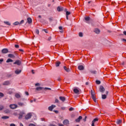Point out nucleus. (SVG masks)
I'll return each instance as SVG.
<instances>
[{
  "label": "nucleus",
  "mask_w": 126,
  "mask_h": 126,
  "mask_svg": "<svg viewBox=\"0 0 126 126\" xmlns=\"http://www.w3.org/2000/svg\"><path fill=\"white\" fill-rule=\"evenodd\" d=\"M91 94L93 100L96 103V102H97V100H96V94H95V93L93 92V90H92L91 91Z\"/></svg>",
  "instance_id": "f257e3e1"
},
{
  "label": "nucleus",
  "mask_w": 126,
  "mask_h": 126,
  "mask_svg": "<svg viewBox=\"0 0 126 126\" xmlns=\"http://www.w3.org/2000/svg\"><path fill=\"white\" fill-rule=\"evenodd\" d=\"M32 117V113H28L26 116L25 119L26 120H29V119H31Z\"/></svg>",
  "instance_id": "f03ea898"
},
{
  "label": "nucleus",
  "mask_w": 126,
  "mask_h": 126,
  "mask_svg": "<svg viewBox=\"0 0 126 126\" xmlns=\"http://www.w3.org/2000/svg\"><path fill=\"white\" fill-rule=\"evenodd\" d=\"M2 54H7L8 53V49L7 48H4L1 50Z\"/></svg>",
  "instance_id": "7ed1b4c3"
},
{
  "label": "nucleus",
  "mask_w": 126,
  "mask_h": 126,
  "mask_svg": "<svg viewBox=\"0 0 126 126\" xmlns=\"http://www.w3.org/2000/svg\"><path fill=\"white\" fill-rule=\"evenodd\" d=\"M99 91L101 92V93H103V92H105V88L103 86H100L99 88Z\"/></svg>",
  "instance_id": "20e7f679"
},
{
  "label": "nucleus",
  "mask_w": 126,
  "mask_h": 126,
  "mask_svg": "<svg viewBox=\"0 0 126 126\" xmlns=\"http://www.w3.org/2000/svg\"><path fill=\"white\" fill-rule=\"evenodd\" d=\"M54 108H56V105L53 104L51 106H49L48 107V110L52 112V111H53V109H54Z\"/></svg>",
  "instance_id": "39448f33"
},
{
  "label": "nucleus",
  "mask_w": 126,
  "mask_h": 126,
  "mask_svg": "<svg viewBox=\"0 0 126 126\" xmlns=\"http://www.w3.org/2000/svg\"><path fill=\"white\" fill-rule=\"evenodd\" d=\"M9 107L11 109H16V108H17L18 106L16 104H11V105H10Z\"/></svg>",
  "instance_id": "423d86ee"
},
{
  "label": "nucleus",
  "mask_w": 126,
  "mask_h": 126,
  "mask_svg": "<svg viewBox=\"0 0 126 126\" xmlns=\"http://www.w3.org/2000/svg\"><path fill=\"white\" fill-rule=\"evenodd\" d=\"M14 64H17V65H21V61L19 60H17L14 62Z\"/></svg>",
  "instance_id": "0eeeda50"
},
{
  "label": "nucleus",
  "mask_w": 126,
  "mask_h": 126,
  "mask_svg": "<svg viewBox=\"0 0 126 126\" xmlns=\"http://www.w3.org/2000/svg\"><path fill=\"white\" fill-rule=\"evenodd\" d=\"M94 32H95L96 34H100V31L98 28H95L94 30Z\"/></svg>",
  "instance_id": "6e6552de"
},
{
  "label": "nucleus",
  "mask_w": 126,
  "mask_h": 126,
  "mask_svg": "<svg viewBox=\"0 0 126 126\" xmlns=\"http://www.w3.org/2000/svg\"><path fill=\"white\" fill-rule=\"evenodd\" d=\"M63 124L64 125V126H68L69 123L67 120H65L63 121Z\"/></svg>",
  "instance_id": "1a4fd4ad"
},
{
  "label": "nucleus",
  "mask_w": 126,
  "mask_h": 126,
  "mask_svg": "<svg viewBox=\"0 0 126 126\" xmlns=\"http://www.w3.org/2000/svg\"><path fill=\"white\" fill-rule=\"evenodd\" d=\"M78 68L79 70H84V66L82 65H79Z\"/></svg>",
  "instance_id": "9d476101"
},
{
  "label": "nucleus",
  "mask_w": 126,
  "mask_h": 126,
  "mask_svg": "<svg viewBox=\"0 0 126 126\" xmlns=\"http://www.w3.org/2000/svg\"><path fill=\"white\" fill-rule=\"evenodd\" d=\"M57 10L58 11H63V7H62V6H58L57 7Z\"/></svg>",
  "instance_id": "9b49d317"
},
{
  "label": "nucleus",
  "mask_w": 126,
  "mask_h": 126,
  "mask_svg": "<svg viewBox=\"0 0 126 126\" xmlns=\"http://www.w3.org/2000/svg\"><path fill=\"white\" fill-rule=\"evenodd\" d=\"M73 92L75 94H77L78 95L79 94V90L77 89H74L73 90Z\"/></svg>",
  "instance_id": "f8f14e48"
},
{
  "label": "nucleus",
  "mask_w": 126,
  "mask_h": 126,
  "mask_svg": "<svg viewBox=\"0 0 126 126\" xmlns=\"http://www.w3.org/2000/svg\"><path fill=\"white\" fill-rule=\"evenodd\" d=\"M10 84V82L9 81H6L3 83V85H9Z\"/></svg>",
  "instance_id": "ddd939ff"
},
{
  "label": "nucleus",
  "mask_w": 126,
  "mask_h": 126,
  "mask_svg": "<svg viewBox=\"0 0 126 126\" xmlns=\"http://www.w3.org/2000/svg\"><path fill=\"white\" fill-rule=\"evenodd\" d=\"M81 120H82V116H79L78 119L75 120V122L76 123H79V122H80Z\"/></svg>",
  "instance_id": "4468645a"
},
{
  "label": "nucleus",
  "mask_w": 126,
  "mask_h": 126,
  "mask_svg": "<svg viewBox=\"0 0 126 126\" xmlns=\"http://www.w3.org/2000/svg\"><path fill=\"white\" fill-rule=\"evenodd\" d=\"M36 90L37 91H42V90H44V88L42 87H37L36 88Z\"/></svg>",
  "instance_id": "2eb2a0df"
},
{
  "label": "nucleus",
  "mask_w": 126,
  "mask_h": 126,
  "mask_svg": "<svg viewBox=\"0 0 126 126\" xmlns=\"http://www.w3.org/2000/svg\"><path fill=\"white\" fill-rule=\"evenodd\" d=\"M63 68H64V70H65V71H66V72H69V71H70V69L66 67V66H63Z\"/></svg>",
  "instance_id": "dca6fc26"
},
{
  "label": "nucleus",
  "mask_w": 126,
  "mask_h": 126,
  "mask_svg": "<svg viewBox=\"0 0 126 126\" xmlns=\"http://www.w3.org/2000/svg\"><path fill=\"white\" fill-rule=\"evenodd\" d=\"M18 105L20 106V107H24L25 106V104H24V103L19 102H18Z\"/></svg>",
  "instance_id": "f3484780"
},
{
  "label": "nucleus",
  "mask_w": 126,
  "mask_h": 126,
  "mask_svg": "<svg viewBox=\"0 0 126 126\" xmlns=\"http://www.w3.org/2000/svg\"><path fill=\"white\" fill-rule=\"evenodd\" d=\"M8 58H11V59H13V58H15V56H14V55H13L12 54H8Z\"/></svg>",
  "instance_id": "a211bd4d"
},
{
  "label": "nucleus",
  "mask_w": 126,
  "mask_h": 126,
  "mask_svg": "<svg viewBox=\"0 0 126 126\" xmlns=\"http://www.w3.org/2000/svg\"><path fill=\"white\" fill-rule=\"evenodd\" d=\"M27 22H28V23H29V24L32 23V19H31V18H27Z\"/></svg>",
  "instance_id": "6ab92c4d"
},
{
  "label": "nucleus",
  "mask_w": 126,
  "mask_h": 126,
  "mask_svg": "<svg viewBox=\"0 0 126 126\" xmlns=\"http://www.w3.org/2000/svg\"><path fill=\"white\" fill-rule=\"evenodd\" d=\"M21 73V70L17 69L15 71V73H16V74H19V73Z\"/></svg>",
  "instance_id": "aec40b11"
},
{
  "label": "nucleus",
  "mask_w": 126,
  "mask_h": 126,
  "mask_svg": "<svg viewBox=\"0 0 126 126\" xmlns=\"http://www.w3.org/2000/svg\"><path fill=\"white\" fill-rule=\"evenodd\" d=\"M48 20L50 23L53 22V21H54V18L53 17H50L48 18Z\"/></svg>",
  "instance_id": "412c9836"
},
{
  "label": "nucleus",
  "mask_w": 126,
  "mask_h": 126,
  "mask_svg": "<svg viewBox=\"0 0 126 126\" xmlns=\"http://www.w3.org/2000/svg\"><path fill=\"white\" fill-rule=\"evenodd\" d=\"M59 98L61 101H62L63 102H64V100H65V97L63 96H60Z\"/></svg>",
  "instance_id": "4be33fe9"
},
{
  "label": "nucleus",
  "mask_w": 126,
  "mask_h": 126,
  "mask_svg": "<svg viewBox=\"0 0 126 126\" xmlns=\"http://www.w3.org/2000/svg\"><path fill=\"white\" fill-rule=\"evenodd\" d=\"M1 119H2L3 120H6L7 119H9V117L5 116L2 117Z\"/></svg>",
  "instance_id": "5701e85b"
},
{
  "label": "nucleus",
  "mask_w": 126,
  "mask_h": 126,
  "mask_svg": "<svg viewBox=\"0 0 126 126\" xmlns=\"http://www.w3.org/2000/svg\"><path fill=\"white\" fill-rule=\"evenodd\" d=\"M13 60H12V59H8L6 61V63H13Z\"/></svg>",
  "instance_id": "b1692460"
},
{
  "label": "nucleus",
  "mask_w": 126,
  "mask_h": 126,
  "mask_svg": "<svg viewBox=\"0 0 126 126\" xmlns=\"http://www.w3.org/2000/svg\"><path fill=\"white\" fill-rule=\"evenodd\" d=\"M15 96L16 98H20L21 97V96L20 95V94H16Z\"/></svg>",
  "instance_id": "393cba45"
},
{
  "label": "nucleus",
  "mask_w": 126,
  "mask_h": 126,
  "mask_svg": "<svg viewBox=\"0 0 126 126\" xmlns=\"http://www.w3.org/2000/svg\"><path fill=\"white\" fill-rule=\"evenodd\" d=\"M102 99H105L107 98V95L106 94H102V97H101Z\"/></svg>",
  "instance_id": "a878e982"
},
{
  "label": "nucleus",
  "mask_w": 126,
  "mask_h": 126,
  "mask_svg": "<svg viewBox=\"0 0 126 126\" xmlns=\"http://www.w3.org/2000/svg\"><path fill=\"white\" fill-rule=\"evenodd\" d=\"M85 20H86V21H89V20H90V17H85Z\"/></svg>",
  "instance_id": "bb28decb"
},
{
  "label": "nucleus",
  "mask_w": 126,
  "mask_h": 126,
  "mask_svg": "<svg viewBox=\"0 0 126 126\" xmlns=\"http://www.w3.org/2000/svg\"><path fill=\"white\" fill-rule=\"evenodd\" d=\"M60 64H61V62H57L56 63V66L58 67V66H60Z\"/></svg>",
  "instance_id": "cd10ccee"
},
{
  "label": "nucleus",
  "mask_w": 126,
  "mask_h": 126,
  "mask_svg": "<svg viewBox=\"0 0 126 126\" xmlns=\"http://www.w3.org/2000/svg\"><path fill=\"white\" fill-rule=\"evenodd\" d=\"M91 73H93V74H96V71L95 70H90Z\"/></svg>",
  "instance_id": "c85d7f7f"
},
{
  "label": "nucleus",
  "mask_w": 126,
  "mask_h": 126,
  "mask_svg": "<svg viewBox=\"0 0 126 126\" xmlns=\"http://www.w3.org/2000/svg\"><path fill=\"white\" fill-rule=\"evenodd\" d=\"M59 29L60 30H62L61 31H60V32H61V33H63V27H59Z\"/></svg>",
  "instance_id": "c756f323"
},
{
  "label": "nucleus",
  "mask_w": 126,
  "mask_h": 126,
  "mask_svg": "<svg viewBox=\"0 0 126 126\" xmlns=\"http://www.w3.org/2000/svg\"><path fill=\"white\" fill-rule=\"evenodd\" d=\"M98 120H99V119L98 118H96L93 120V122H94V123H96V122H98Z\"/></svg>",
  "instance_id": "7c9ffc66"
},
{
  "label": "nucleus",
  "mask_w": 126,
  "mask_h": 126,
  "mask_svg": "<svg viewBox=\"0 0 126 126\" xmlns=\"http://www.w3.org/2000/svg\"><path fill=\"white\" fill-rule=\"evenodd\" d=\"M3 109H4V106L3 105H0V111H2Z\"/></svg>",
  "instance_id": "2f4dec72"
},
{
  "label": "nucleus",
  "mask_w": 126,
  "mask_h": 126,
  "mask_svg": "<svg viewBox=\"0 0 126 126\" xmlns=\"http://www.w3.org/2000/svg\"><path fill=\"white\" fill-rule=\"evenodd\" d=\"M117 124L118 125H120V124H122V121L121 120H119L117 121Z\"/></svg>",
  "instance_id": "473e14b6"
},
{
  "label": "nucleus",
  "mask_w": 126,
  "mask_h": 126,
  "mask_svg": "<svg viewBox=\"0 0 126 126\" xmlns=\"http://www.w3.org/2000/svg\"><path fill=\"white\" fill-rule=\"evenodd\" d=\"M95 82L96 84H101V81H100L99 80H96Z\"/></svg>",
  "instance_id": "72a5a7b5"
},
{
  "label": "nucleus",
  "mask_w": 126,
  "mask_h": 126,
  "mask_svg": "<svg viewBox=\"0 0 126 126\" xmlns=\"http://www.w3.org/2000/svg\"><path fill=\"white\" fill-rule=\"evenodd\" d=\"M4 23H5V24H6L7 25L10 26V23H9V22H4Z\"/></svg>",
  "instance_id": "f704fd0d"
},
{
  "label": "nucleus",
  "mask_w": 126,
  "mask_h": 126,
  "mask_svg": "<svg viewBox=\"0 0 126 126\" xmlns=\"http://www.w3.org/2000/svg\"><path fill=\"white\" fill-rule=\"evenodd\" d=\"M71 13H70V12H68V11H66V16H68L70 15V14H71Z\"/></svg>",
  "instance_id": "c9c22d12"
},
{
  "label": "nucleus",
  "mask_w": 126,
  "mask_h": 126,
  "mask_svg": "<svg viewBox=\"0 0 126 126\" xmlns=\"http://www.w3.org/2000/svg\"><path fill=\"white\" fill-rule=\"evenodd\" d=\"M79 36L80 37H83V33L82 32H79Z\"/></svg>",
  "instance_id": "e433bc0d"
},
{
  "label": "nucleus",
  "mask_w": 126,
  "mask_h": 126,
  "mask_svg": "<svg viewBox=\"0 0 126 126\" xmlns=\"http://www.w3.org/2000/svg\"><path fill=\"white\" fill-rule=\"evenodd\" d=\"M19 24V22H15V23H13L14 25H18Z\"/></svg>",
  "instance_id": "4c0bfd02"
},
{
  "label": "nucleus",
  "mask_w": 126,
  "mask_h": 126,
  "mask_svg": "<svg viewBox=\"0 0 126 126\" xmlns=\"http://www.w3.org/2000/svg\"><path fill=\"white\" fill-rule=\"evenodd\" d=\"M11 76H12V75L11 74H8L7 75V77H11Z\"/></svg>",
  "instance_id": "58836bf2"
},
{
  "label": "nucleus",
  "mask_w": 126,
  "mask_h": 126,
  "mask_svg": "<svg viewBox=\"0 0 126 126\" xmlns=\"http://www.w3.org/2000/svg\"><path fill=\"white\" fill-rule=\"evenodd\" d=\"M15 48H16V49L19 48V45H18L17 44H15Z\"/></svg>",
  "instance_id": "ea45409f"
},
{
  "label": "nucleus",
  "mask_w": 126,
  "mask_h": 126,
  "mask_svg": "<svg viewBox=\"0 0 126 126\" xmlns=\"http://www.w3.org/2000/svg\"><path fill=\"white\" fill-rule=\"evenodd\" d=\"M73 110H74V108L71 107L69 109V111H73Z\"/></svg>",
  "instance_id": "a19ab883"
},
{
  "label": "nucleus",
  "mask_w": 126,
  "mask_h": 126,
  "mask_svg": "<svg viewBox=\"0 0 126 126\" xmlns=\"http://www.w3.org/2000/svg\"><path fill=\"white\" fill-rule=\"evenodd\" d=\"M35 33H36V34H37L38 35H39V30H35Z\"/></svg>",
  "instance_id": "79ce46f5"
},
{
  "label": "nucleus",
  "mask_w": 126,
  "mask_h": 126,
  "mask_svg": "<svg viewBox=\"0 0 126 126\" xmlns=\"http://www.w3.org/2000/svg\"><path fill=\"white\" fill-rule=\"evenodd\" d=\"M54 112L55 114H59V111L58 110H54Z\"/></svg>",
  "instance_id": "37998d69"
},
{
  "label": "nucleus",
  "mask_w": 126,
  "mask_h": 126,
  "mask_svg": "<svg viewBox=\"0 0 126 126\" xmlns=\"http://www.w3.org/2000/svg\"><path fill=\"white\" fill-rule=\"evenodd\" d=\"M29 126H36V125H35L34 124H30Z\"/></svg>",
  "instance_id": "c03bdc74"
},
{
  "label": "nucleus",
  "mask_w": 126,
  "mask_h": 126,
  "mask_svg": "<svg viewBox=\"0 0 126 126\" xmlns=\"http://www.w3.org/2000/svg\"><path fill=\"white\" fill-rule=\"evenodd\" d=\"M3 96H4L3 94H2L1 93H0V97H3Z\"/></svg>",
  "instance_id": "a18cd8bd"
},
{
  "label": "nucleus",
  "mask_w": 126,
  "mask_h": 126,
  "mask_svg": "<svg viewBox=\"0 0 126 126\" xmlns=\"http://www.w3.org/2000/svg\"><path fill=\"white\" fill-rule=\"evenodd\" d=\"M59 102L60 101L59 100V99H55V103H59Z\"/></svg>",
  "instance_id": "49530a36"
},
{
  "label": "nucleus",
  "mask_w": 126,
  "mask_h": 126,
  "mask_svg": "<svg viewBox=\"0 0 126 126\" xmlns=\"http://www.w3.org/2000/svg\"><path fill=\"white\" fill-rule=\"evenodd\" d=\"M94 124H95V122L92 121V126H95Z\"/></svg>",
  "instance_id": "de8ad7c7"
},
{
  "label": "nucleus",
  "mask_w": 126,
  "mask_h": 126,
  "mask_svg": "<svg viewBox=\"0 0 126 126\" xmlns=\"http://www.w3.org/2000/svg\"><path fill=\"white\" fill-rule=\"evenodd\" d=\"M86 119H87V116L85 117V119H83L84 122H86Z\"/></svg>",
  "instance_id": "09e8293b"
},
{
  "label": "nucleus",
  "mask_w": 126,
  "mask_h": 126,
  "mask_svg": "<svg viewBox=\"0 0 126 126\" xmlns=\"http://www.w3.org/2000/svg\"><path fill=\"white\" fill-rule=\"evenodd\" d=\"M2 62H3V59H0V63H2Z\"/></svg>",
  "instance_id": "8fccbe9b"
},
{
  "label": "nucleus",
  "mask_w": 126,
  "mask_h": 126,
  "mask_svg": "<svg viewBox=\"0 0 126 126\" xmlns=\"http://www.w3.org/2000/svg\"><path fill=\"white\" fill-rule=\"evenodd\" d=\"M35 86H40V84L39 83H36L35 84Z\"/></svg>",
  "instance_id": "3c124183"
},
{
  "label": "nucleus",
  "mask_w": 126,
  "mask_h": 126,
  "mask_svg": "<svg viewBox=\"0 0 126 126\" xmlns=\"http://www.w3.org/2000/svg\"><path fill=\"white\" fill-rule=\"evenodd\" d=\"M22 23H24V20H22L20 23V24H22Z\"/></svg>",
  "instance_id": "603ef678"
},
{
  "label": "nucleus",
  "mask_w": 126,
  "mask_h": 126,
  "mask_svg": "<svg viewBox=\"0 0 126 126\" xmlns=\"http://www.w3.org/2000/svg\"><path fill=\"white\" fill-rule=\"evenodd\" d=\"M43 31H44V32H45V33H48V30H47L46 29L43 30Z\"/></svg>",
  "instance_id": "864d4df0"
},
{
  "label": "nucleus",
  "mask_w": 126,
  "mask_h": 126,
  "mask_svg": "<svg viewBox=\"0 0 126 126\" xmlns=\"http://www.w3.org/2000/svg\"><path fill=\"white\" fill-rule=\"evenodd\" d=\"M58 126H64L63 125V124H60V123H59V124H58Z\"/></svg>",
  "instance_id": "5fc2aeb1"
},
{
  "label": "nucleus",
  "mask_w": 126,
  "mask_h": 126,
  "mask_svg": "<svg viewBox=\"0 0 126 126\" xmlns=\"http://www.w3.org/2000/svg\"><path fill=\"white\" fill-rule=\"evenodd\" d=\"M22 117H23L22 115H20L19 117V119H22Z\"/></svg>",
  "instance_id": "6e6d98bb"
},
{
  "label": "nucleus",
  "mask_w": 126,
  "mask_h": 126,
  "mask_svg": "<svg viewBox=\"0 0 126 126\" xmlns=\"http://www.w3.org/2000/svg\"><path fill=\"white\" fill-rule=\"evenodd\" d=\"M51 39H52V37L50 36V37L48 38V41H51Z\"/></svg>",
  "instance_id": "4d7b16f0"
},
{
  "label": "nucleus",
  "mask_w": 126,
  "mask_h": 126,
  "mask_svg": "<svg viewBox=\"0 0 126 126\" xmlns=\"http://www.w3.org/2000/svg\"><path fill=\"white\" fill-rule=\"evenodd\" d=\"M25 94L27 95V96H28V95H29V93H28V92H25Z\"/></svg>",
  "instance_id": "13d9d810"
},
{
  "label": "nucleus",
  "mask_w": 126,
  "mask_h": 126,
  "mask_svg": "<svg viewBox=\"0 0 126 126\" xmlns=\"http://www.w3.org/2000/svg\"><path fill=\"white\" fill-rule=\"evenodd\" d=\"M64 11L66 13V11H67V9L66 8L63 9Z\"/></svg>",
  "instance_id": "bf43d9fd"
},
{
  "label": "nucleus",
  "mask_w": 126,
  "mask_h": 126,
  "mask_svg": "<svg viewBox=\"0 0 126 126\" xmlns=\"http://www.w3.org/2000/svg\"><path fill=\"white\" fill-rule=\"evenodd\" d=\"M105 93H106V94H105V95H108V94H109V92L106 91Z\"/></svg>",
  "instance_id": "052dcab7"
},
{
  "label": "nucleus",
  "mask_w": 126,
  "mask_h": 126,
  "mask_svg": "<svg viewBox=\"0 0 126 126\" xmlns=\"http://www.w3.org/2000/svg\"><path fill=\"white\" fill-rule=\"evenodd\" d=\"M123 33L124 34V35H125L126 36V31H124L123 32Z\"/></svg>",
  "instance_id": "680f3d73"
},
{
  "label": "nucleus",
  "mask_w": 126,
  "mask_h": 126,
  "mask_svg": "<svg viewBox=\"0 0 126 126\" xmlns=\"http://www.w3.org/2000/svg\"><path fill=\"white\" fill-rule=\"evenodd\" d=\"M122 41H124L125 42H126V39H125V38H123V39H122Z\"/></svg>",
  "instance_id": "e2e57ef3"
},
{
  "label": "nucleus",
  "mask_w": 126,
  "mask_h": 126,
  "mask_svg": "<svg viewBox=\"0 0 126 126\" xmlns=\"http://www.w3.org/2000/svg\"><path fill=\"white\" fill-rule=\"evenodd\" d=\"M20 126H23V124H22V123H20Z\"/></svg>",
  "instance_id": "0e129e2a"
},
{
  "label": "nucleus",
  "mask_w": 126,
  "mask_h": 126,
  "mask_svg": "<svg viewBox=\"0 0 126 126\" xmlns=\"http://www.w3.org/2000/svg\"><path fill=\"white\" fill-rule=\"evenodd\" d=\"M122 65H125V62H123L122 63Z\"/></svg>",
  "instance_id": "69168bd1"
},
{
  "label": "nucleus",
  "mask_w": 126,
  "mask_h": 126,
  "mask_svg": "<svg viewBox=\"0 0 126 126\" xmlns=\"http://www.w3.org/2000/svg\"><path fill=\"white\" fill-rule=\"evenodd\" d=\"M19 51H20V52H23V50L22 49H19Z\"/></svg>",
  "instance_id": "338daca9"
},
{
  "label": "nucleus",
  "mask_w": 126,
  "mask_h": 126,
  "mask_svg": "<svg viewBox=\"0 0 126 126\" xmlns=\"http://www.w3.org/2000/svg\"><path fill=\"white\" fill-rule=\"evenodd\" d=\"M49 126H55V125L53 124H50Z\"/></svg>",
  "instance_id": "774afa93"
}]
</instances>
